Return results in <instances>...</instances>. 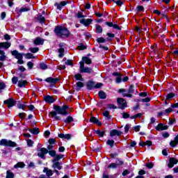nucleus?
I'll list each match as a JSON object with an SVG mask.
<instances>
[{
    "instance_id": "nucleus-59",
    "label": "nucleus",
    "mask_w": 178,
    "mask_h": 178,
    "mask_svg": "<svg viewBox=\"0 0 178 178\" xmlns=\"http://www.w3.org/2000/svg\"><path fill=\"white\" fill-rule=\"evenodd\" d=\"M173 97H175V94L170 93V94L167 95V99H170L173 98Z\"/></svg>"
},
{
    "instance_id": "nucleus-1",
    "label": "nucleus",
    "mask_w": 178,
    "mask_h": 178,
    "mask_svg": "<svg viewBox=\"0 0 178 178\" xmlns=\"http://www.w3.org/2000/svg\"><path fill=\"white\" fill-rule=\"evenodd\" d=\"M54 109L56 111H51L49 113V118H54V119L56 120H60V116H57V113H58V115H67V109H69V106H54Z\"/></svg>"
},
{
    "instance_id": "nucleus-11",
    "label": "nucleus",
    "mask_w": 178,
    "mask_h": 178,
    "mask_svg": "<svg viewBox=\"0 0 178 178\" xmlns=\"http://www.w3.org/2000/svg\"><path fill=\"white\" fill-rule=\"evenodd\" d=\"M11 54L13 56H15L16 59H23V54L19 53V51L16 50L11 51Z\"/></svg>"
},
{
    "instance_id": "nucleus-15",
    "label": "nucleus",
    "mask_w": 178,
    "mask_h": 178,
    "mask_svg": "<svg viewBox=\"0 0 178 178\" xmlns=\"http://www.w3.org/2000/svg\"><path fill=\"white\" fill-rule=\"evenodd\" d=\"M10 42H1L0 43V48H4L5 49H8V48H10Z\"/></svg>"
},
{
    "instance_id": "nucleus-17",
    "label": "nucleus",
    "mask_w": 178,
    "mask_h": 178,
    "mask_svg": "<svg viewBox=\"0 0 178 178\" xmlns=\"http://www.w3.org/2000/svg\"><path fill=\"white\" fill-rule=\"evenodd\" d=\"M35 45H42L44 44V40L41 38H37L34 40Z\"/></svg>"
},
{
    "instance_id": "nucleus-4",
    "label": "nucleus",
    "mask_w": 178,
    "mask_h": 178,
    "mask_svg": "<svg viewBox=\"0 0 178 178\" xmlns=\"http://www.w3.org/2000/svg\"><path fill=\"white\" fill-rule=\"evenodd\" d=\"M0 145H3L4 147H16V143L6 139H2L0 141Z\"/></svg>"
},
{
    "instance_id": "nucleus-63",
    "label": "nucleus",
    "mask_w": 178,
    "mask_h": 178,
    "mask_svg": "<svg viewBox=\"0 0 178 178\" xmlns=\"http://www.w3.org/2000/svg\"><path fill=\"white\" fill-rule=\"evenodd\" d=\"M101 87H102V83H98L95 85V88H101Z\"/></svg>"
},
{
    "instance_id": "nucleus-29",
    "label": "nucleus",
    "mask_w": 178,
    "mask_h": 178,
    "mask_svg": "<svg viewBox=\"0 0 178 178\" xmlns=\"http://www.w3.org/2000/svg\"><path fill=\"white\" fill-rule=\"evenodd\" d=\"M15 175L13 172H10V170H8L6 172V178H14Z\"/></svg>"
},
{
    "instance_id": "nucleus-49",
    "label": "nucleus",
    "mask_w": 178,
    "mask_h": 178,
    "mask_svg": "<svg viewBox=\"0 0 178 178\" xmlns=\"http://www.w3.org/2000/svg\"><path fill=\"white\" fill-rule=\"evenodd\" d=\"M29 10H30V9L27 7H23L19 10V12H29Z\"/></svg>"
},
{
    "instance_id": "nucleus-36",
    "label": "nucleus",
    "mask_w": 178,
    "mask_h": 178,
    "mask_svg": "<svg viewBox=\"0 0 178 178\" xmlns=\"http://www.w3.org/2000/svg\"><path fill=\"white\" fill-rule=\"evenodd\" d=\"M108 168L110 169H116L118 168V165L116 163H111L108 166Z\"/></svg>"
},
{
    "instance_id": "nucleus-53",
    "label": "nucleus",
    "mask_w": 178,
    "mask_h": 178,
    "mask_svg": "<svg viewBox=\"0 0 178 178\" xmlns=\"http://www.w3.org/2000/svg\"><path fill=\"white\" fill-rule=\"evenodd\" d=\"M146 167L148 168V169H152V168H154V163H148L146 164Z\"/></svg>"
},
{
    "instance_id": "nucleus-60",
    "label": "nucleus",
    "mask_w": 178,
    "mask_h": 178,
    "mask_svg": "<svg viewBox=\"0 0 178 178\" xmlns=\"http://www.w3.org/2000/svg\"><path fill=\"white\" fill-rule=\"evenodd\" d=\"M103 115L104 116H105L106 118H109V111H105L103 112Z\"/></svg>"
},
{
    "instance_id": "nucleus-8",
    "label": "nucleus",
    "mask_w": 178,
    "mask_h": 178,
    "mask_svg": "<svg viewBox=\"0 0 178 178\" xmlns=\"http://www.w3.org/2000/svg\"><path fill=\"white\" fill-rule=\"evenodd\" d=\"M4 104H6L8 108H12V106H15V105H16V102H15L13 99H9L4 101Z\"/></svg>"
},
{
    "instance_id": "nucleus-12",
    "label": "nucleus",
    "mask_w": 178,
    "mask_h": 178,
    "mask_svg": "<svg viewBox=\"0 0 178 178\" xmlns=\"http://www.w3.org/2000/svg\"><path fill=\"white\" fill-rule=\"evenodd\" d=\"M178 162V160L175 159V158H172L170 159V162L168 163V168H173V166H175V165H176Z\"/></svg>"
},
{
    "instance_id": "nucleus-23",
    "label": "nucleus",
    "mask_w": 178,
    "mask_h": 178,
    "mask_svg": "<svg viewBox=\"0 0 178 178\" xmlns=\"http://www.w3.org/2000/svg\"><path fill=\"white\" fill-rule=\"evenodd\" d=\"M82 62H85V63H86V65H91V58H88V57H83L82 58Z\"/></svg>"
},
{
    "instance_id": "nucleus-19",
    "label": "nucleus",
    "mask_w": 178,
    "mask_h": 178,
    "mask_svg": "<svg viewBox=\"0 0 178 178\" xmlns=\"http://www.w3.org/2000/svg\"><path fill=\"white\" fill-rule=\"evenodd\" d=\"M139 145L141 147H145V145H148L149 147H151L152 145V142L151 140H147L146 142H141L139 143Z\"/></svg>"
},
{
    "instance_id": "nucleus-54",
    "label": "nucleus",
    "mask_w": 178,
    "mask_h": 178,
    "mask_svg": "<svg viewBox=\"0 0 178 178\" xmlns=\"http://www.w3.org/2000/svg\"><path fill=\"white\" fill-rule=\"evenodd\" d=\"M115 165H117V166H120V165H123V161H122L120 160H117L115 161Z\"/></svg>"
},
{
    "instance_id": "nucleus-33",
    "label": "nucleus",
    "mask_w": 178,
    "mask_h": 178,
    "mask_svg": "<svg viewBox=\"0 0 178 178\" xmlns=\"http://www.w3.org/2000/svg\"><path fill=\"white\" fill-rule=\"evenodd\" d=\"M154 13L158 15L159 16H161V17H166V15L165 14H161V11L158 10H154Z\"/></svg>"
},
{
    "instance_id": "nucleus-55",
    "label": "nucleus",
    "mask_w": 178,
    "mask_h": 178,
    "mask_svg": "<svg viewBox=\"0 0 178 178\" xmlns=\"http://www.w3.org/2000/svg\"><path fill=\"white\" fill-rule=\"evenodd\" d=\"M33 144H34V142H33V140L30 139L27 140V145H29V147H33Z\"/></svg>"
},
{
    "instance_id": "nucleus-30",
    "label": "nucleus",
    "mask_w": 178,
    "mask_h": 178,
    "mask_svg": "<svg viewBox=\"0 0 178 178\" xmlns=\"http://www.w3.org/2000/svg\"><path fill=\"white\" fill-rule=\"evenodd\" d=\"M99 97L101 99H105V98H106V94L104 92L101 91L99 92Z\"/></svg>"
},
{
    "instance_id": "nucleus-51",
    "label": "nucleus",
    "mask_w": 178,
    "mask_h": 178,
    "mask_svg": "<svg viewBox=\"0 0 178 178\" xmlns=\"http://www.w3.org/2000/svg\"><path fill=\"white\" fill-rule=\"evenodd\" d=\"M87 47L84 45V44H80L78 47V49H79V51H83V49H86Z\"/></svg>"
},
{
    "instance_id": "nucleus-27",
    "label": "nucleus",
    "mask_w": 178,
    "mask_h": 178,
    "mask_svg": "<svg viewBox=\"0 0 178 178\" xmlns=\"http://www.w3.org/2000/svg\"><path fill=\"white\" fill-rule=\"evenodd\" d=\"M29 51L32 52V54H37V52L40 51V49H38V47H31L29 48Z\"/></svg>"
},
{
    "instance_id": "nucleus-44",
    "label": "nucleus",
    "mask_w": 178,
    "mask_h": 178,
    "mask_svg": "<svg viewBox=\"0 0 178 178\" xmlns=\"http://www.w3.org/2000/svg\"><path fill=\"white\" fill-rule=\"evenodd\" d=\"M108 145H110V147H113V144H115V141L113 140H108L107 141Z\"/></svg>"
},
{
    "instance_id": "nucleus-38",
    "label": "nucleus",
    "mask_w": 178,
    "mask_h": 178,
    "mask_svg": "<svg viewBox=\"0 0 178 178\" xmlns=\"http://www.w3.org/2000/svg\"><path fill=\"white\" fill-rule=\"evenodd\" d=\"M50 156H56V152L55 150H50L47 152Z\"/></svg>"
},
{
    "instance_id": "nucleus-13",
    "label": "nucleus",
    "mask_w": 178,
    "mask_h": 178,
    "mask_svg": "<svg viewBox=\"0 0 178 178\" xmlns=\"http://www.w3.org/2000/svg\"><path fill=\"white\" fill-rule=\"evenodd\" d=\"M90 122H91V123H95V124H97V126L102 125V123H101V122L99 120H98V119H97V118H95V117H92L90 119Z\"/></svg>"
},
{
    "instance_id": "nucleus-22",
    "label": "nucleus",
    "mask_w": 178,
    "mask_h": 178,
    "mask_svg": "<svg viewBox=\"0 0 178 178\" xmlns=\"http://www.w3.org/2000/svg\"><path fill=\"white\" fill-rule=\"evenodd\" d=\"M26 84H27V81L26 80H21L18 81V87L22 88V87H25Z\"/></svg>"
},
{
    "instance_id": "nucleus-58",
    "label": "nucleus",
    "mask_w": 178,
    "mask_h": 178,
    "mask_svg": "<svg viewBox=\"0 0 178 178\" xmlns=\"http://www.w3.org/2000/svg\"><path fill=\"white\" fill-rule=\"evenodd\" d=\"M64 138H65V140H70L72 138V135H70V134H65L64 135Z\"/></svg>"
},
{
    "instance_id": "nucleus-42",
    "label": "nucleus",
    "mask_w": 178,
    "mask_h": 178,
    "mask_svg": "<svg viewBox=\"0 0 178 178\" xmlns=\"http://www.w3.org/2000/svg\"><path fill=\"white\" fill-rule=\"evenodd\" d=\"M27 66H28L29 69L31 70V69H33V67H34V63L29 61L27 63Z\"/></svg>"
},
{
    "instance_id": "nucleus-3",
    "label": "nucleus",
    "mask_w": 178,
    "mask_h": 178,
    "mask_svg": "<svg viewBox=\"0 0 178 178\" xmlns=\"http://www.w3.org/2000/svg\"><path fill=\"white\" fill-rule=\"evenodd\" d=\"M79 64H80L79 72L81 73H88V74L94 73L92 68H90L88 67H84V62L81 61Z\"/></svg>"
},
{
    "instance_id": "nucleus-40",
    "label": "nucleus",
    "mask_w": 178,
    "mask_h": 178,
    "mask_svg": "<svg viewBox=\"0 0 178 178\" xmlns=\"http://www.w3.org/2000/svg\"><path fill=\"white\" fill-rule=\"evenodd\" d=\"M40 67L42 70H46V69H48V66H47V64H45V63H40Z\"/></svg>"
},
{
    "instance_id": "nucleus-45",
    "label": "nucleus",
    "mask_w": 178,
    "mask_h": 178,
    "mask_svg": "<svg viewBox=\"0 0 178 178\" xmlns=\"http://www.w3.org/2000/svg\"><path fill=\"white\" fill-rule=\"evenodd\" d=\"M123 119H129L130 118V115L127 113H122Z\"/></svg>"
},
{
    "instance_id": "nucleus-14",
    "label": "nucleus",
    "mask_w": 178,
    "mask_h": 178,
    "mask_svg": "<svg viewBox=\"0 0 178 178\" xmlns=\"http://www.w3.org/2000/svg\"><path fill=\"white\" fill-rule=\"evenodd\" d=\"M122 134V131H118L116 129H113L110 132L111 137H115V136H120Z\"/></svg>"
},
{
    "instance_id": "nucleus-37",
    "label": "nucleus",
    "mask_w": 178,
    "mask_h": 178,
    "mask_svg": "<svg viewBox=\"0 0 178 178\" xmlns=\"http://www.w3.org/2000/svg\"><path fill=\"white\" fill-rule=\"evenodd\" d=\"M96 134H97L98 136H99V137H104V136L105 134V131L97 130V131H96Z\"/></svg>"
},
{
    "instance_id": "nucleus-2",
    "label": "nucleus",
    "mask_w": 178,
    "mask_h": 178,
    "mask_svg": "<svg viewBox=\"0 0 178 178\" xmlns=\"http://www.w3.org/2000/svg\"><path fill=\"white\" fill-rule=\"evenodd\" d=\"M54 31L58 37H69L70 35L69 30L63 26L56 27Z\"/></svg>"
},
{
    "instance_id": "nucleus-26",
    "label": "nucleus",
    "mask_w": 178,
    "mask_h": 178,
    "mask_svg": "<svg viewBox=\"0 0 178 178\" xmlns=\"http://www.w3.org/2000/svg\"><path fill=\"white\" fill-rule=\"evenodd\" d=\"M74 78L76 80H79L80 81H84V79H83V76L81 75V74H75Z\"/></svg>"
},
{
    "instance_id": "nucleus-35",
    "label": "nucleus",
    "mask_w": 178,
    "mask_h": 178,
    "mask_svg": "<svg viewBox=\"0 0 178 178\" xmlns=\"http://www.w3.org/2000/svg\"><path fill=\"white\" fill-rule=\"evenodd\" d=\"M58 52H59V54H60L58 55L59 58H63V54L65 53V49H63V48L59 49H58Z\"/></svg>"
},
{
    "instance_id": "nucleus-43",
    "label": "nucleus",
    "mask_w": 178,
    "mask_h": 178,
    "mask_svg": "<svg viewBox=\"0 0 178 178\" xmlns=\"http://www.w3.org/2000/svg\"><path fill=\"white\" fill-rule=\"evenodd\" d=\"M96 31L97 33H102V26H99V25H97L96 26Z\"/></svg>"
},
{
    "instance_id": "nucleus-32",
    "label": "nucleus",
    "mask_w": 178,
    "mask_h": 178,
    "mask_svg": "<svg viewBox=\"0 0 178 178\" xmlns=\"http://www.w3.org/2000/svg\"><path fill=\"white\" fill-rule=\"evenodd\" d=\"M77 87V90H80V88H82V87H84V83L83 82L79 81L76 84Z\"/></svg>"
},
{
    "instance_id": "nucleus-47",
    "label": "nucleus",
    "mask_w": 178,
    "mask_h": 178,
    "mask_svg": "<svg viewBox=\"0 0 178 178\" xmlns=\"http://www.w3.org/2000/svg\"><path fill=\"white\" fill-rule=\"evenodd\" d=\"M137 11L138 12H144V6H138L137 7Z\"/></svg>"
},
{
    "instance_id": "nucleus-39",
    "label": "nucleus",
    "mask_w": 178,
    "mask_h": 178,
    "mask_svg": "<svg viewBox=\"0 0 178 178\" xmlns=\"http://www.w3.org/2000/svg\"><path fill=\"white\" fill-rule=\"evenodd\" d=\"M25 58L26 59H33V58H34V56H33V54L27 53V54H25Z\"/></svg>"
},
{
    "instance_id": "nucleus-62",
    "label": "nucleus",
    "mask_w": 178,
    "mask_h": 178,
    "mask_svg": "<svg viewBox=\"0 0 178 178\" xmlns=\"http://www.w3.org/2000/svg\"><path fill=\"white\" fill-rule=\"evenodd\" d=\"M142 102H149L151 101V99L149 97H146L145 99H142Z\"/></svg>"
},
{
    "instance_id": "nucleus-20",
    "label": "nucleus",
    "mask_w": 178,
    "mask_h": 178,
    "mask_svg": "<svg viewBox=\"0 0 178 178\" xmlns=\"http://www.w3.org/2000/svg\"><path fill=\"white\" fill-rule=\"evenodd\" d=\"M178 145V135L175 137V140L170 143L171 147H176Z\"/></svg>"
},
{
    "instance_id": "nucleus-18",
    "label": "nucleus",
    "mask_w": 178,
    "mask_h": 178,
    "mask_svg": "<svg viewBox=\"0 0 178 178\" xmlns=\"http://www.w3.org/2000/svg\"><path fill=\"white\" fill-rule=\"evenodd\" d=\"M87 88L88 90H92V88H95V83H94V81H89L87 83Z\"/></svg>"
},
{
    "instance_id": "nucleus-5",
    "label": "nucleus",
    "mask_w": 178,
    "mask_h": 178,
    "mask_svg": "<svg viewBox=\"0 0 178 178\" xmlns=\"http://www.w3.org/2000/svg\"><path fill=\"white\" fill-rule=\"evenodd\" d=\"M117 102L118 104V108L120 109H125V108H127V102H126V100L123 98H118L117 99Z\"/></svg>"
},
{
    "instance_id": "nucleus-56",
    "label": "nucleus",
    "mask_w": 178,
    "mask_h": 178,
    "mask_svg": "<svg viewBox=\"0 0 178 178\" xmlns=\"http://www.w3.org/2000/svg\"><path fill=\"white\" fill-rule=\"evenodd\" d=\"M97 41V42H105L106 40L104 38H98Z\"/></svg>"
},
{
    "instance_id": "nucleus-10",
    "label": "nucleus",
    "mask_w": 178,
    "mask_h": 178,
    "mask_svg": "<svg viewBox=\"0 0 178 178\" xmlns=\"http://www.w3.org/2000/svg\"><path fill=\"white\" fill-rule=\"evenodd\" d=\"M44 99L45 102H47L48 104H54V102L55 101V98L50 95L45 96Z\"/></svg>"
},
{
    "instance_id": "nucleus-64",
    "label": "nucleus",
    "mask_w": 178,
    "mask_h": 178,
    "mask_svg": "<svg viewBox=\"0 0 178 178\" xmlns=\"http://www.w3.org/2000/svg\"><path fill=\"white\" fill-rule=\"evenodd\" d=\"M116 83H122V77L120 76H117Z\"/></svg>"
},
{
    "instance_id": "nucleus-41",
    "label": "nucleus",
    "mask_w": 178,
    "mask_h": 178,
    "mask_svg": "<svg viewBox=\"0 0 178 178\" xmlns=\"http://www.w3.org/2000/svg\"><path fill=\"white\" fill-rule=\"evenodd\" d=\"M18 81H19V79L17 78V76H14L12 78L13 84H17Z\"/></svg>"
},
{
    "instance_id": "nucleus-16",
    "label": "nucleus",
    "mask_w": 178,
    "mask_h": 178,
    "mask_svg": "<svg viewBox=\"0 0 178 178\" xmlns=\"http://www.w3.org/2000/svg\"><path fill=\"white\" fill-rule=\"evenodd\" d=\"M52 168H54V169H58V170H61L62 165H60V163H59L58 161H55V162H54Z\"/></svg>"
},
{
    "instance_id": "nucleus-24",
    "label": "nucleus",
    "mask_w": 178,
    "mask_h": 178,
    "mask_svg": "<svg viewBox=\"0 0 178 178\" xmlns=\"http://www.w3.org/2000/svg\"><path fill=\"white\" fill-rule=\"evenodd\" d=\"M63 154H56L54 156V159L53 160V162H58L60 159H62L63 158Z\"/></svg>"
},
{
    "instance_id": "nucleus-31",
    "label": "nucleus",
    "mask_w": 178,
    "mask_h": 178,
    "mask_svg": "<svg viewBox=\"0 0 178 178\" xmlns=\"http://www.w3.org/2000/svg\"><path fill=\"white\" fill-rule=\"evenodd\" d=\"M65 123H71V122H73V117L68 116L67 118L64 120Z\"/></svg>"
},
{
    "instance_id": "nucleus-52",
    "label": "nucleus",
    "mask_w": 178,
    "mask_h": 178,
    "mask_svg": "<svg viewBox=\"0 0 178 178\" xmlns=\"http://www.w3.org/2000/svg\"><path fill=\"white\" fill-rule=\"evenodd\" d=\"M65 65H67V66H72L73 65V61L72 60H67L65 62Z\"/></svg>"
},
{
    "instance_id": "nucleus-9",
    "label": "nucleus",
    "mask_w": 178,
    "mask_h": 178,
    "mask_svg": "<svg viewBox=\"0 0 178 178\" xmlns=\"http://www.w3.org/2000/svg\"><path fill=\"white\" fill-rule=\"evenodd\" d=\"M48 154V149L45 148H42L38 153V156H40V158H44L45 156V154Z\"/></svg>"
},
{
    "instance_id": "nucleus-6",
    "label": "nucleus",
    "mask_w": 178,
    "mask_h": 178,
    "mask_svg": "<svg viewBox=\"0 0 178 178\" xmlns=\"http://www.w3.org/2000/svg\"><path fill=\"white\" fill-rule=\"evenodd\" d=\"M168 125H164L163 124L160 123L155 127V129L157 131H162L163 130H168Z\"/></svg>"
},
{
    "instance_id": "nucleus-25",
    "label": "nucleus",
    "mask_w": 178,
    "mask_h": 178,
    "mask_svg": "<svg viewBox=\"0 0 178 178\" xmlns=\"http://www.w3.org/2000/svg\"><path fill=\"white\" fill-rule=\"evenodd\" d=\"M45 81H47V83H55L56 81H58L57 79H55L52 77H49L47 79H45Z\"/></svg>"
},
{
    "instance_id": "nucleus-34",
    "label": "nucleus",
    "mask_w": 178,
    "mask_h": 178,
    "mask_svg": "<svg viewBox=\"0 0 178 178\" xmlns=\"http://www.w3.org/2000/svg\"><path fill=\"white\" fill-rule=\"evenodd\" d=\"M31 133H32V134H38L40 129L38 128H33L31 130Z\"/></svg>"
},
{
    "instance_id": "nucleus-46",
    "label": "nucleus",
    "mask_w": 178,
    "mask_h": 178,
    "mask_svg": "<svg viewBox=\"0 0 178 178\" xmlns=\"http://www.w3.org/2000/svg\"><path fill=\"white\" fill-rule=\"evenodd\" d=\"M0 60H5L6 59V56H5V51H3V54H0Z\"/></svg>"
},
{
    "instance_id": "nucleus-21",
    "label": "nucleus",
    "mask_w": 178,
    "mask_h": 178,
    "mask_svg": "<svg viewBox=\"0 0 178 178\" xmlns=\"http://www.w3.org/2000/svg\"><path fill=\"white\" fill-rule=\"evenodd\" d=\"M66 6V2L65 1H61L60 3H56L55 6H56L57 9L58 10H60L62 9V7Z\"/></svg>"
},
{
    "instance_id": "nucleus-50",
    "label": "nucleus",
    "mask_w": 178,
    "mask_h": 178,
    "mask_svg": "<svg viewBox=\"0 0 178 178\" xmlns=\"http://www.w3.org/2000/svg\"><path fill=\"white\" fill-rule=\"evenodd\" d=\"M17 106L19 109H23V111H24V109L26 108L25 104H17Z\"/></svg>"
},
{
    "instance_id": "nucleus-28",
    "label": "nucleus",
    "mask_w": 178,
    "mask_h": 178,
    "mask_svg": "<svg viewBox=\"0 0 178 178\" xmlns=\"http://www.w3.org/2000/svg\"><path fill=\"white\" fill-rule=\"evenodd\" d=\"M24 166H25L24 163L19 162V163H17L16 165H15L14 168L15 169H17V168H24Z\"/></svg>"
},
{
    "instance_id": "nucleus-61",
    "label": "nucleus",
    "mask_w": 178,
    "mask_h": 178,
    "mask_svg": "<svg viewBox=\"0 0 178 178\" xmlns=\"http://www.w3.org/2000/svg\"><path fill=\"white\" fill-rule=\"evenodd\" d=\"M140 129H141V127H140V126H135V127H134V130L135 131H140Z\"/></svg>"
},
{
    "instance_id": "nucleus-48",
    "label": "nucleus",
    "mask_w": 178,
    "mask_h": 178,
    "mask_svg": "<svg viewBox=\"0 0 178 178\" xmlns=\"http://www.w3.org/2000/svg\"><path fill=\"white\" fill-rule=\"evenodd\" d=\"M38 20L40 22V23H44L45 22V17H42V15H40L38 17Z\"/></svg>"
},
{
    "instance_id": "nucleus-7",
    "label": "nucleus",
    "mask_w": 178,
    "mask_h": 178,
    "mask_svg": "<svg viewBox=\"0 0 178 178\" xmlns=\"http://www.w3.org/2000/svg\"><path fill=\"white\" fill-rule=\"evenodd\" d=\"M80 23H81V24H83V26H90V24L92 22V19H85V18H82L79 20Z\"/></svg>"
},
{
    "instance_id": "nucleus-57",
    "label": "nucleus",
    "mask_w": 178,
    "mask_h": 178,
    "mask_svg": "<svg viewBox=\"0 0 178 178\" xmlns=\"http://www.w3.org/2000/svg\"><path fill=\"white\" fill-rule=\"evenodd\" d=\"M6 87V85H5V83L3 82L0 83V90H4Z\"/></svg>"
}]
</instances>
